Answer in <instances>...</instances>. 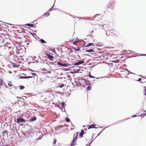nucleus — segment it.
I'll return each instance as SVG.
<instances>
[{
    "label": "nucleus",
    "mask_w": 146,
    "mask_h": 146,
    "mask_svg": "<svg viewBox=\"0 0 146 146\" xmlns=\"http://www.w3.org/2000/svg\"><path fill=\"white\" fill-rule=\"evenodd\" d=\"M122 74H124L125 76L128 75L129 74V72L128 70L126 69H123V70L121 71Z\"/></svg>",
    "instance_id": "obj_1"
},
{
    "label": "nucleus",
    "mask_w": 146,
    "mask_h": 146,
    "mask_svg": "<svg viewBox=\"0 0 146 146\" xmlns=\"http://www.w3.org/2000/svg\"><path fill=\"white\" fill-rule=\"evenodd\" d=\"M45 55H46V56H47V57L51 60H53L54 58L53 56L49 54H45Z\"/></svg>",
    "instance_id": "obj_2"
},
{
    "label": "nucleus",
    "mask_w": 146,
    "mask_h": 146,
    "mask_svg": "<svg viewBox=\"0 0 146 146\" xmlns=\"http://www.w3.org/2000/svg\"><path fill=\"white\" fill-rule=\"evenodd\" d=\"M25 120L21 117L19 118L18 119H17V123H19L20 122H25Z\"/></svg>",
    "instance_id": "obj_3"
},
{
    "label": "nucleus",
    "mask_w": 146,
    "mask_h": 146,
    "mask_svg": "<svg viewBox=\"0 0 146 146\" xmlns=\"http://www.w3.org/2000/svg\"><path fill=\"white\" fill-rule=\"evenodd\" d=\"M84 61H79L77 62H76L74 63L75 65L77 66L79 65L82 64L84 63Z\"/></svg>",
    "instance_id": "obj_4"
},
{
    "label": "nucleus",
    "mask_w": 146,
    "mask_h": 146,
    "mask_svg": "<svg viewBox=\"0 0 146 146\" xmlns=\"http://www.w3.org/2000/svg\"><path fill=\"white\" fill-rule=\"evenodd\" d=\"M57 64L59 66H66V67L67 66V64H63L62 63L59 62H57Z\"/></svg>",
    "instance_id": "obj_5"
},
{
    "label": "nucleus",
    "mask_w": 146,
    "mask_h": 146,
    "mask_svg": "<svg viewBox=\"0 0 146 146\" xmlns=\"http://www.w3.org/2000/svg\"><path fill=\"white\" fill-rule=\"evenodd\" d=\"M78 132L76 133L73 136V139L77 140L78 138Z\"/></svg>",
    "instance_id": "obj_6"
},
{
    "label": "nucleus",
    "mask_w": 146,
    "mask_h": 146,
    "mask_svg": "<svg viewBox=\"0 0 146 146\" xmlns=\"http://www.w3.org/2000/svg\"><path fill=\"white\" fill-rule=\"evenodd\" d=\"M84 131L82 129L81 131V132L79 134V137L80 138L82 137H83V135L84 134Z\"/></svg>",
    "instance_id": "obj_7"
},
{
    "label": "nucleus",
    "mask_w": 146,
    "mask_h": 146,
    "mask_svg": "<svg viewBox=\"0 0 146 146\" xmlns=\"http://www.w3.org/2000/svg\"><path fill=\"white\" fill-rule=\"evenodd\" d=\"M84 81V82L86 84V85H90L91 83H90V81L88 80H86V79H85Z\"/></svg>",
    "instance_id": "obj_8"
},
{
    "label": "nucleus",
    "mask_w": 146,
    "mask_h": 146,
    "mask_svg": "<svg viewBox=\"0 0 146 146\" xmlns=\"http://www.w3.org/2000/svg\"><path fill=\"white\" fill-rule=\"evenodd\" d=\"M76 140H77L73 139L71 144V146H73L76 144Z\"/></svg>",
    "instance_id": "obj_9"
},
{
    "label": "nucleus",
    "mask_w": 146,
    "mask_h": 146,
    "mask_svg": "<svg viewBox=\"0 0 146 146\" xmlns=\"http://www.w3.org/2000/svg\"><path fill=\"white\" fill-rule=\"evenodd\" d=\"M63 127V126H62V125H58L55 127V129L56 130H57L59 129L62 127Z\"/></svg>",
    "instance_id": "obj_10"
},
{
    "label": "nucleus",
    "mask_w": 146,
    "mask_h": 146,
    "mask_svg": "<svg viewBox=\"0 0 146 146\" xmlns=\"http://www.w3.org/2000/svg\"><path fill=\"white\" fill-rule=\"evenodd\" d=\"M117 35H113L111 36V38L113 40L116 39L117 38Z\"/></svg>",
    "instance_id": "obj_11"
},
{
    "label": "nucleus",
    "mask_w": 146,
    "mask_h": 146,
    "mask_svg": "<svg viewBox=\"0 0 146 146\" xmlns=\"http://www.w3.org/2000/svg\"><path fill=\"white\" fill-rule=\"evenodd\" d=\"M95 126L96 125L95 124H92L89 126L88 129H89L92 128H94L95 127Z\"/></svg>",
    "instance_id": "obj_12"
},
{
    "label": "nucleus",
    "mask_w": 146,
    "mask_h": 146,
    "mask_svg": "<svg viewBox=\"0 0 146 146\" xmlns=\"http://www.w3.org/2000/svg\"><path fill=\"white\" fill-rule=\"evenodd\" d=\"M79 41V40H75L74 41H73L72 42V43L74 45H75L76 43L78 42Z\"/></svg>",
    "instance_id": "obj_13"
},
{
    "label": "nucleus",
    "mask_w": 146,
    "mask_h": 146,
    "mask_svg": "<svg viewBox=\"0 0 146 146\" xmlns=\"http://www.w3.org/2000/svg\"><path fill=\"white\" fill-rule=\"evenodd\" d=\"M27 25L29 26H31L32 27H34V24H27L26 25Z\"/></svg>",
    "instance_id": "obj_14"
},
{
    "label": "nucleus",
    "mask_w": 146,
    "mask_h": 146,
    "mask_svg": "<svg viewBox=\"0 0 146 146\" xmlns=\"http://www.w3.org/2000/svg\"><path fill=\"white\" fill-rule=\"evenodd\" d=\"M36 119V117H34L33 118H31L30 119L31 121H34Z\"/></svg>",
    "instance_id": "obj_15"
},
{
    "label": "nucleus",
    "mask_w": 146,
    "mask_h": 146,
    "mask_svg": "<svg viewBox=\"0 0 146 146\" xmlns=\"http://www.w3.org/2000/svg\"><path fill=\"white\" fill-rule=\"evenodd\" d=\"M40 42L42 43H45L46 42L43 39H41L40 40Z\"/></svg>",
    "instance_id": "obj_16"
},
{
    "label": "nucleus",
    "mask_w": 146,
    "mask_h": 146,
    "mask_svg": "<svg viewBox=\"0 0 146 146\" xmlns=\"http://www.w3.org/2000/svg\"><path fill=\"white\" fill-rule=\"evenodd\" d=\"M94 51V50L92 49H90L88 50H87V52H93Z\"/></svg>",
    "instance_id": "obj_17"
},
{
    "label": "nucleus",
    "mask_w": 146,
    "mask_h": 146,
    "mask_svg": "<svg viewBox=\"0 0 146 146\" xmlns=\"http://www.w3.org/2000/svg\"><path fill=\"white\" fill-rule=\"evenodd\" d=\"M93 44H94L93 43H88V44L87 45L86 47H87V46H90L92 45H93Z\"/></svg>",
    "instance_id": "obj_18"
},
{
    "label": "nucleus",
    "mask_w": 146,
    "mask_h": 146,
    "mask_svg": "<svg viewBox=\"0 0 146 146\" xmlns=\"http://www.w3.org/2000/svg\"><path fill=\"white\" fill-rule=\"evenodd\" d=\"M145 89L143 91V92L144 93V95H146V87H145Z\"/></svg>",
    "instance_id": "obj_19"
},
{
    "label": "nucleus",
    "mask_w": 146,
    "mask_h": 146,
    "mask_svg": "<svg viewBox=\"0 0 146 146\" xmlns=\"http://www.w3.org/2000/svg\"><path fill=\"white\" fill-rule=\"evenodd\" d=\"M91 88V86H88L87 88H86V89L87 90H90Z\"/></svg>",
    "instance_id": "obj_20"
},
{
    "label": "nucleus",
    "mask_w": 146,
    "mask_h": 146,
    "mask_svg": "<svg viewBox=\"0 0 146 146\" xmlns=\"http://www.w3.org/2000/svg\"><path fill=\"white\" fill-rule=\"evenodd\" d=\"M146 115V113H143V114H140V116L141 117H142V116L143 117V116H145Z\"/></svg>",
    "instance_id": "obj_21"
},
{
    "label": "nucleus",
    "mask_w": 146,
    "mask_h": 146,
    "mask_svg": "<svg viewBox=\"0 0 146 146\" xmlns=\"http://www.w3.org/2000/svg\"><path fill=\"white\" fill-rule=\"evenodd\" d=\"M3 81L2 79H1L0 80V85L2 86L3 84Z\"/></svg>",
    "instance_id": "obj_22"
},
{
    "label": "nucleus",
    "mask_w": 146,
    "mask_h": 146,
    "mask_svg": "<svg viewBox=\"0 0 146 146\" xmlns=\"http://www.w3.org/2000/svg\"><path fill=\"white\" fill-rule=\"evenodd\" d=\"M65 119H66V121H67V122H69V121H70V119L68 117H66Z\"/></svg>",
    "instance_id": "obj_23"
},
{
    "label": "nucleus",
    "mask_w": 146,
    "mask_h": 146,
    "mask_svg": "<svg viewBox=\"0 0 146 146\" xmlns=\"http://www.w3.org/2000/svg\"><path fill=\"white\" fill-rule=\"evenodd\" d=\"M3 133H6L7 134H8V131L7 130H5L4 131H3Z\"/></svg>",
    "instance_id": "obj_24"
},
{
    "label": "nucleus",
    "mask_w": 146,
    "mask_h": 146,
    "mask_svg": "<svg viewBox=\"0 0 146 146\" xmlns=\"http://www.w3.org/2000/svg\"><path fill=\"white\" fill-rule=\"evenodd\" d=\"M34 78V77L33 76H27V77H24L25 78Z\"/></svg>",
    "instance_id": "obj_25"
},
{
    "label": "nucleus",
    "mask_w": 146,
    "mask_h": 146,
    "mask_svg": "<svg viewBox=\"0 0 146 146\" xmlns=\"http://www.w3.org/2000/svg\"><path fill=\"white\" fill-rule=\"evenodd\" d=\"M12 66L14 67H17V65L14 63H13L12 64Z\"/></svg>",
    "instance_id": "obj_26"
},
{
    "label": "nucleus",
    "mask_w": 146,
    "mask_h": 146,
    "mask_svg": "<svg viewBox=\"0 0 146 146\" xmlns=\"http://www.w3.org/2000/svg\"><path fill=\"white\" fill-rule=\"evenodd\" d=\"M24 88H25V87L23 86H20V89L21 90H23V89H24Z\"/></svg>",
    "instance_id": "obj_27"
},
{
    "label": "nucleus",
    "mask_w": 146,
    "mask_h": 146,
    "mask_svg": "<svg viewBox=\"0 0 146 146\" xmlns=\"http://www.w3.org/2000/svg\"><path fill=\"white\" fill-rule=\"evenodd\" d=\"M56 139H54V142L53 143V144H56Z\"/></svg>",
    "instance_id": "obj_28"
},
{
    "label": "nucleus",
    "mask_w": 146,
    "mask_h": 146,
    "mask_svg": "<svg viewBox=\"0 0 146 146\" xmlns=\"http://www.w3.org/2000/svg\"><path fill=\"white\" fill-rule=\"evenodd\" d=\"M8 85L10 87L12 86V84L11 82H9L8 83Z\"/></svg>",
    "instance_id": "obj_29"
},
{
    "label": "nucleus",
    "mask_w": 146,
    "mask_h": 146,
    "mask_svg": "<svg viewBox=\"0 0 146 146\" xmlns=\"http://www.w3.org/2000/svg\"><path fill=\"white\" fill-rule=\"evenodd\" d=\"M73 52V50L72 49H69V53H70L72 52Z\"/></svg>",
    "instance_id": "obj_30"
},
{
    "label": "nucleus",
    "mask_w": 146,
    "mask_h": 146,
    "mask_svg": "<svg viewBox=\"0 0 146 146\" xmlns=\"http://www.w3.org/2000/svg\"><path fill=\"white\" fill-rule=\"evenodd\" d=\"M64 86V84H61L60 86L59 87L60 88H62Z\"/></svg>",
    "instance_id": "obj_31"
},
{
    "label": "nucleus",
    "mask_w": 146,
    "mask_h": 146,
    "mask_svg": "<svg viewBox=\"0 0 146 146\" xmlns=\"http://www.w3.org/2000/svg\"><path fill=\"white\" fill-rule=\"evenodd\" d=\"M101 16V15L100 14L96 15L94 17V18H97L98 16Z\"/></svg>",
    "instance_id": "obj_32"
},
{
    "label": "nucleus",
    "mask_w": 146,
    "mask_h": 146,
    "mask_svg": "<svg viewBox=\"0 0 146 146\" xmlns=\"http://www.w3.org/2000/svg\"><path fill=\"white\" fill-rule=\"evenodd\" d=\"M89 76L91 78H95L94 76H91L90 74V75H89Z\"/></svg>",
    "instance_id": "obj_33"
},
{
    "label": "nucleus",
    "mask_w": 146,
    "mask_h": 146,
    "mask_svg": "<svg viewBox=\"0 0 146 146\" xmlns=\"http://www.w3.org/2000/svg\"><path fill=\"white\" fill-rule=\"evenodd\" d=\"M90 138H88V139H86V141H88V142H90Z\"/></svg>",
    "instance_id": "obj_34"
},
{
    "label": "nucleus",
    "mask_w": 146,
    "mask_h": 146,
    "mask_svg": "<svg viewBox=\"0 0 146 146\" xmlns=\"http://www.w3.org/2000/svg\"><path fill=\"white\" fill-rule=\"evenodd\" d=\"M74 49H75V51H78V50H80L79 48H74Z\"/></svg>",
    "instance_id": "obj_35"
},
{
    "label": "nucleus",
    "mask_w": 146,
    "mask_h": 146,
    "mask_svg": "<svg viewBox=\"0 0 146 146\" xmlns=\"http://www.w3.org/2000/svg\"><path fill=\"white\" fill-rule=\"evenodd\" d=\"M47 16H48L50 15L49 11H48L46 12V15H47Z\"/></svg>",
    "instance_id": "obj_36"
},
{
    "label": "nucleus",
    "mask_w": 146,
    "mask_h": 146,
    "mask_svg": "<svg viewBox=\"0 0 146 146\" xmlns=\"http://www.w3.org/2000/svg\"><path fill=\"white\" fill-rule=\"evenodd\" d=\"M141 78H139V79H138V81H141Z\"/></svg>",
    "instance_id": "obj_37"
},
{
    "label": "nucleus",
    "mask_w": 146,
    "mask_h": 146,
    "mask_svg": "<svg viewBox=\"0 0 146 146\" xmlns=\"http://www.w3.org/2000/svg\"><path fill=\"white\" fill-rule=\"evenodd\" d=\"M136 116V115H133L132 116V117H135Z\"/></svg>",
    "instance_id": "obj_38"
},
{
    "label": "nucleus",
    "mask_w": 146,
    "mask_h": 146,
    "mask_svg": "<svg viewBox=\"0 0 146 146\" xmlns=\"http://www.w3.org/2000/svg\"><path fill=\"white\" fill-rule=\"evenodd\" d=\"M32 75H35L36 74H35V73H33L32 74Z\"/></svg>",
    "instance_id": "obj_39"
},
{
    "label": "nucleus",
    "mask_w": 146,
    "mask_h": 146,
    "mask_svg": "<svg viewBox=\"0 0 146 146\" xmlns=\"http://www.w3.org/2000/svg\"><path fill=\"white\" fill-rule=\"evenodd\" d=\"M12 72L11 71H9V73H10V74H11L12 73Z\"/></svg>",
    "instance_id": "obj_40"
},
{
    "label": "nucleus",
    "mask_w": 146,
    "mask_h": 146,
    "mask_svg": "<svg viewBox=\"0 0 146 146\" xmlns=\"http://www.w3.org/2000/svg\"><path fill=\"white\" fill-rule=\"evenodd\" d=\"M144 111L146 112V111L145 110H144Z\"/></svg>",
    "instance_id": "obj_41"
},
{
    "label": "nucleus",
    "mask_w": 146,
    "mask_h": 146,
    "mask_svg": "<svg viewBox=\"0 0 146 146\" xmlns=\"http://www.w3.org/2000/svg\"><path fill=\"white\" fill-rule=\"evenodd\" d=\"M122 46H123V44H122Z\"/></svg>",
    "instance_id": "obj_42"
}]
</instances>
